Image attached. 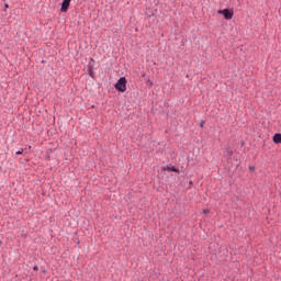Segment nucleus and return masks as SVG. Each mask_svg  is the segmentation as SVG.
Returning a JSON list of instances; mask_svg holds the SVG:
<instances>
[{
	"label": "nucleus",
	"mask_w": 281,
	"mask_h": 281,
	"mask_svg": "<svg viewBox=\"0 0 281 281\" xmlns=\"http://www.w3.org/2000/svg\"><path fill=\"white\" fill-rule=\"evenodd\" d=\"M114 87L116 91L124 93V91H126V77H121Z\"/></svg>",
	"instance_id": "f257e3e1"
},
{
	"label": "nucleus",
	"mask_w": 281,
	"mask_h": 281,
	"mask_svg": "<svg viewBox=\"0 0 281 281\" xmlns=\"http://www.w3.org/2000/svg\"><path fill=\"white\" fill-rule=\"evenodd\" d=\"M218 14H223V16L226 19V21H232V18L234 16V13L229 11L228 9L220 10Z\"/></svg>",
	"instance_id": "f03ea898"
},
{
	"label": "nucleus",
	"mask_w": 281,
	"mask_h": 281,
	"mask_svg": "<svg viewBox=\"0 0 281 281\" xmlns=\"http://www.w3.org/2000/svg\"><path fill=\"white\" fill-rule=\"evenodd\" d=\"M71 4V0H64L61 3V12H67L69 10V5Z\"/></svg>",
	"instance_id": "7ed1b4c3"
},
{
	"label": "nucleus",
	"mask_w": 281,
	"mask_h": 281,
	"mask_svg": "<svg viewBox=\"0 0 281 281\" xmlns=\"http://www.w3.org/2000/svg\"><path fill=\"white\" fill-rule=\"evenodd\" d=\"M162 170H165V172H179V170L175 167H171V166H165L162 168Z\"/></svg>",
	"instance_id": "20e7f679"
},
{
	"label": "nucleus",
	"mask_w": 281,
	"mask_h": 281,
	"mask_svg": "<svg viewBox=\"0 0 281 281\" xmlns=\"http://www.w3.org/2000/svg\"><path fill=\"white\" fill-rule=\"evenodd\" d=\"M273 142H274V144H281V134L280 133L274 134Z\"/></svg>",
	"instance_id": "39448f33"
},
{
	"label": "nucleus",
	"mask_w": 281,
	"mask_h": 281,
	"mask_svg": "<svg viewBox=\"0 0 281 281\" xmlns=\"http://www.w3.org/2000/svg\"><path fill=\"white\" fill-rule=\"evenodd\" d=\"M15 155H23V149H22V150H18V151L15 153Z\"/></svg>",
	"instance_id": "423d86ee"
},
{
	"label": "nucleus",
	"mask_w": 281,
	"mask_h": 281,
	"mask_svg": "<svg viewBox=\"0 0 281 281\" xmlns=\"http://www.w3.org/2000/svg\"><path fill=\"white\" fill-rule=\"evenodd\" d=\"M203 212H204V214H210L209 210H204Z\"/></svg>",
	"instance_id": "0eeeda50"
},
{
	"label": "nucleus",
	"mask_w": 281,
	"mask_h": 281,
	"mask_svg": "<svg viewBox=\"0 0 281 281\" xmlns=\"http://www.w3.org/2000/svg\"><path fill=\"white\" fill-rule=\"evenodd\" d=\"M33 269H34V271H38V267H36V266Z\"/></svg>",
	"instance_id": "6e6552de"
},
{
	"label": "nucleus",
	"mask_w": 281,
	"mask_h": 281,
	"mask_svg": "<svg viewBox=\"0 0 281 281\" xmlns=\"http://www.w3.org/2000/svg\"><path fill=\"white\" fill-rule=\"evenodd\" d=\"M250 170H256V167H250Z\"/></svg>",
	"instance_id": "1a4fd4ad"
},
{
	"label": "nucleus",
	"mask_w": 281,
	"mask_h": 281,
	"mask_svg": "<svg viewBox=\"0 0 281 281\" xmlns=\"http://www.w3.org/2000/svg\"><path fill=\"white\" fill-rule=\"evenodd\" d=\"M4 8H10V5L5 4Z\"/></svg>",
	"instance_id": "9d476101"
}]
</instances>
